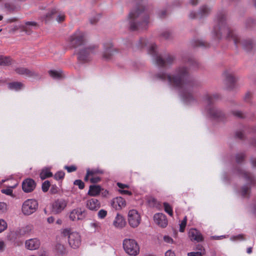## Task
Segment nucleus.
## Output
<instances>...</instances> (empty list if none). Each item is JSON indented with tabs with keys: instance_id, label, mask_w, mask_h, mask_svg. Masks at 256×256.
Here are the masks:
<instances>
[{
	"instance_id": "4be33fe9",
	"label": "nucleus",
	"mask_w": 256,
	"mask_h": 256,
	"mask_svg": "<svg viewBox=\"0 0 256 256\" xmlns=\"http://www.w3.org/2000/svg\"><path fill=\"white\" fill-rule=\"evenodd\" d=\"M86 207L90 210L96 211L100 208V203L98 200L92 198L86 201Z\"/></svg>"
},
{
	"instance_id": "6e6552de",
	"label": "nucleus",
	"mask_w": 256,
	"mask_h": 256,
	"mask_svg": "<svg viewBox=\"0 0 256 256\" xmlns=\"http://www.w3.org/2000/svg\"><path fill=\"white\" fill-rule=\"evenodd\" d=\"M140 220V216L136 210H131L128 212V222L131 227L133 228L138 227Z\"/></svg>"
},
{
	"instance_id": "79ce46f5",
	"label": "nucleus",
	"mask_w": 256,
	"mask_h": 256,
	"mask_svg": "<svg viewBox=\"0 0 256 256\" xmlns=\"http://www.w3.org/2000/svg\"><path fill=\"white\" fill-rule=\"evenodd\" d=\"M148 202L150 206L153 207L156 206L158 204L157 200L153 197L149 198Z\"/></svg>"
},
{
	"instance_id": "e2e57ef3",
	"label": "nucleus",
	"mask_w": 256,
	"mask_h": 256,
	"mask_svg": "<svg viewBox=\"0 0 256 256\" xmlns=\"http://www.w3.org/2000/svg\"><path fill=\"white\" fill-rule=\"evenodd\" d=\"M58 192V188L56 185H52L50 188V192L52 194H56Z\"/></svg>"
},
{
	"instance_id": "5fc2aeb1",
	"label": "nucleus",
	"mask_w": 256,
	"mask_h": 256,
	"mask_svg": "<svg viewBox=\"0 0 256 256\" xmlns=\"http://www.w3.org/2000/svg\"><path fill=\"white\" fill-rule=\"evenodd\" d=\"M100 16V14H97L94 18L90 19V21L92 24H96L99 20Z\"/></svg>"
},
{
	"instance_id": "09e8293b",
	"label": "nucleus",
	"mask_w": 256,
	"mask_h": 256,
	"mask_svg": "<svg viewBox=\"0 0 256 256\" xmlns=\"http://www.w3.org/2000/svg\"><path fill=\"white\" fill-rule=\"evenodd\" d=\"M7 205L4 202H0V214L4 213L6 211Z\"/></svg>"
},
{
	"instance_id": "9b49d317",
	"label": "nucleus",
	"mask_w": 256,
	"mask_h": 256,
	"mask_svg": "<svg viewBox=\"0 0 256 256\" xmlns=\"http://www.w3.org/2000/svg\"><path fill=\"white\" fill-rule=\"evenodd\" d=\"M87 214L86 210L78 208L70 212L69 217L72 220H82L86 218Z\"/></svg>"
},
{
	"instance_id": "2f4dec72",
	"label": "nucleus",
	"mask_w": 256,
	"mask_h": 256,
	"mask_svg": "<svg viewBox=\"0 0 256 256\" xmlns=\"http://www.w3.org/2000/svg\"><path fill=\"white\" fill-rule=\"evenodd\" d=\"M242 46L246 50H250L253 48V43L252 40H244L242 42Z\"/></svg>"
},
{
	"instance_id": "37998d69",
	"label": "nucleus",
	"mask_w": 256,
	"mask_h": 256,
	"mask_svg": "<svg viewBox=\"0 0 256 256\" xmlns=\"http://www.w3.org/2000/svg\"><path fill=\"white\" fill-rule=\"evenodd\" d=\"M88 174H90L91 176H92L94 174H102L104 173L103 170H99V169H95L90 170V169H88Z\"/></svg>"
},
{
	"instance_id": "7ed1b4c3",
	"label": "nucleus",
	"mask_w": 256,
	"mask_h": 256,
	"mask_svg": "<svg viewBox=\"0 0 256 256\" xmlns=\"http://www.w3.org/2000/svg\"><path fill=\"white\" fill-rule=\"evenodd\" d=\"M128 18L132 30L146 28L148 23L149 16L141 6L138 5L134 10H131Z\"/></svg>"
},
{
	"instance_id": "69168bd1",
	"label": "nucleus",
	"mask_w": 256,
	"mask_h": 256,
	"mask_svg": "<svg viewBox=\"0 0 256 256\" xmlns=\"http://www.w3.org/2000/svg\"><path fill=\"white\" fill-rule=\"evenodd\" d=\"M100 180V178L98 176L92 177L90 178V181L92 183H97Z\"/></svg>"
},
{
	"instance_id": "603ef678",
	"label": "nucleus",
	"mask_w": 256,
	"mask_h": 256,
	"mask_svg": "<svg viewBox=\"0 0 256 256\" xmlns=\"http://www.w3.org/2000/svg\"><path fill=\"white\" fill-rule=\"evenodd\" d=\"M255 24L254 21L252 19H248L246 22V26L248 28H252Z\"/></svg>"
},
{
	"instance_id": "13d9d810",
	"label": "nucleus",
	"mask_w": 256,
	"mask_h": 256,
	"mask_svg": "<svg viewBox=\"0 0 256 256\" xmlns=\"http://www.w3.org/2000/svg\"><path fill=\"white\" fill-rule=\"evenodd\" d=\"M161 36L165 39H168L171 38L172 34L169 32H164L162 34Z\"/></svg>"
},
{
	"instance_id": "0e129e2a",
	"label": "nucleus",
	"mask_w": 256,
	"mask_h": 256,
	"mask_svg": "<svg viewBox=\"0 0 256 256\" xmlns=\"http://www.w3.org/2000/svg\"><path fill=\"white\" fill-rule=\"evenodd\" d=\"M252 96V94L250 92H248L246 94V95L244 96V100L246 102H248L250 99L251 98Z\"/></svg>"
},
{
	"instance_id": "ddd939ff",
	"label": "nucleus",
	"mask_w": 256,
	"mask_h": 256,
	"mask_svg": "<svg viewBox=\"0 0 256 256\" xmlns=\"http://www.w3.org/2000/svg\"><path fill=\"white\" fill-rule=\"evenodd\" d=\"M224 76L226 84L230 88H232L234 84L236 82L238 78L234 76L232 72L226 70L224 72Z\"/></svg>"
},
{
	"instance_id": "a878e982",
	"label": "nucleus",
	"mask_w": 256,
	"mask_h": 256,
	"mask_svg": "<svg viewBox=\"0 0 256 256\" xmlns=\"http://www.w3.org/2000/svg\"><path fill=\"white\" fill-rule=\"evenodd\" d=\"M24 85L20 82H16L8 84V88L11 90H18L24 88Z\"/></svg>"
},
{
	"instance_id": "72a5a7b5",
	"label": "nucleus",
	"mask_w": 256,
	"mask_h": 256,
	"mask_svg": "<svg viewBox=\"0 0 256 256\" xmlns=\"http://www.w3.org/2000/svg\"><path fill=\"white\" fill-rule=\"evenodd\" d=\"M210 12V9L206 6H202L198 14L200 15V18H202L204 16L207 15Z\"/></svg>"
},
{
	"instance_id": "680f3d73",
	"label": "nucleus",
	"mask_w": 256,
	"mask_h": 256,
	"mask_svg": "<svg viewBox=\"0 0 256 256\" xmlns=\"http://www.w3.org/2000/svg\"><path fill=\"white\" fill-rule=\"evenodd\" d=\"M188 256H202V252H192L188 254Z\"/></svg>"
},
{
	"instance_id": "aec40b11",
	"label": "nucleus",
	"mask_w": 256,
	"mask_h": 256,
	"mask_svg": "<svg viewBox=\"0 0 256 256\" xmlns=\"http://www.w3.org/2000/svg\"><path fill=\"white\" fill-rule=\"evenodd\" d=\"M126 224L124 217L122 215L117 214L113 222L114 226L117 229H122L125 227Z\"/></svg>"
},
{
	"instance_id": "1a4fd4ad",
	"label": "nucleus",
	"mask_w": 256,
	"mask_h": 256,
	"mask_svg": "<svg viewBox=\"0 0 256 256\" xmlns=\"http://www.w3.org/2000/svg\"><path fill=\"white\" fill-rule=\"evenodd\" d=\"M206 110L210 116L214 119L222 120L225 118L224 114L214 106L206 108Z\"/></svg>"
},
{
	"instance_id": "7c9ffc66",
	"label": "nucleus",
	"mask_w": 256,
	"mask_h": 256,
	"mask_svg": "<svg viewBox=\"0 0 256 256\" xmlns=\"http://www.w3.org/2000/svg\"><path fill=\"white\" fill-rule=\"evenodd\" d=\"M11 64L10 58L0 56V66H8Z\"/></svg>"
},
{
	"instance_id": "4d7b16f0",
	"label": "nucleus",
	"mask_w": 256,
	"mask_h": 256,
	"mask_svg": "<svg viewBox=\"0 0 256 256\" xmlns=\"http://www.w3.org/2000/svg\"><path fill=\"white\" fill-rule=\"evenodd\" d=\"M1 192L8 196L12 195V190L10 188L2 189L1 190Z\"/></svg>"
},
{
	"instance_id": "8fccbe9b",
	"label": "nucleus",
	"mask_w": 256,
	"mask_h": 256,
	"mask_svg": "<svg viewBox=\"0 0 256 256\" xmlns=\"http://www.w3.org/2000/svg\"><path fill=\"white\" fill-rule=\"evenodd\" d=\"M64 169L66 170L68 172H72L76 170L77 168L75 166H67L64 167Z\"/></svg>"
},
{
	"instance_id": "a19ab883",
	"label": "nucleus",
	"mask_w": 256,
	"mask_h": 256,
	"mask_svg": "<svg viewBox=\"0 0 256 256\" xmlns=\"http://www.w3.org/2000/svg\"><path fill=\"white\" fill-rule=\"evenodd\" d=\"M6 222L3 219H0V233L7 228Z\"/></svg>"
},
{
	"instance_id": "3c124183",
	"label": "nucleus",
	"mask_w": 256,
	"mask_h": 256,
	"mask_svg": "<svg viewBox=\"0 0 256 256\" xmlns=\"http://www.w3.org/2000/svg\"><path fill=\"white\" fill-rule=\"evenodd\" d=\"M98 216L100 218H104L106 214H107V212L106 210H100L98 212Z\"/></svg>"
},
{
	"instance_id": "2eb2a0df",
	"label": "nucleus",
	"mask_w": 256,
	"mask_h": 256,
	"mask_svg": "<svg viewBox=\"0 0 256 256\" xmlns=\"http://www.w3.org/2000/svg\"><path fill=\"white\" fill-rule=\"evenodd\" d=\"M154 220L161 228L166 227L168 223L166 216L162 213L156 214L154 216Z\"/></svg>"
},
{
	"instance_id": "f03ea898",
	"label": "nucleus",
	"mask_w": 256,
	"mask_h": 256,
	"mask_svg": "<svg viewBox=\"0 0 256 256\" xmlns=\"http://www.w3.org/2000/svg\"><path fill=\"white\" fill-rule=\"evenodd\" d=\"M71 46L78 48L77 52L78 59L84 62L88 60V56L96 48V46H85L86 40L84 34L80 30L76 31L70 38Z\"/></svg>"
},
{
	"instance_id": "0eeeda50",
	"label": "nucleus",
	"mask_w": 256,
	"mask_h": 256,
	"mask_svg": "<svg viewBox=\"0 0 256 256\" xmlns=\"http://www.w3.org/2000/svg\"><path fill=\"white\" fill-rule=\"evenodd\" d=\"M38 207V203L36 200L32 199H28L26 200L22 206V212L25 215H30L34 213Z\"/></svg>"
},
{
	"instance_id": "f704fd0d",
	"label": "nucleus",
	"mask_w": 256,
	"mask_h": 256,
	"mask_svg": "<svg viewBox=\"0 0 256 256\" xmlns=\"http://www.w3.org/2000/svg\"><path fill=\"white\" fill-rule=\"evenodd\" d=\"M48 74L54 78H60L62 77V74L58 71L54 70H50L48 71Z\"/></svg>"
},
{
	"instance_id": "20e7f679",
	"label": "nucleus",
	"mask_w": 256,
	"mask_h": 256,
	"mask_svg": "<svg viewBox=\"0 0 256 256\" xmlns=\"http://www.w3.org/2000/svg\"><path fill=\"white\" fill-rule=\"evenodd\" d=\"M237 174L244 178L248 185H244L242 188L241 194L243 197H249L250 192V186L256 184V180L254 175L242 169H236L234 170Z\"/></svg>"
},
{
	"instance_id": "c9c22d12",
	"label": "nucleus",
	"mask_w": 256,
	"mask_h": 256,
	"mask_svg": "<svg viewBox=\"0 0 256 256\" xmlns=\"http://www.w3.org/2000/svg\"><path fill=\"white\" fill-rule=\"evenodd\" d=\"M164 210L170 216H172L173 212L171 206L167 202L164 203Z\"/></svg>"
},
{
	"instance_id": "c85d7f7f",
	"label": "nucleus",
	"mask_w": 256,
	"mask_h": 256,
	"mask_svg": "<svg viewBox=\"0 0 256 256\" xmlns=\"http://www.w3.org/2000/svg\"><path fill=\"white\" fill-rule=\"evenodd\" d=\"M55 250L58 255H63L66 253V249L64 246L60 243H58L56 245Z\"/></svg>"
},
{
	"instance_id": "9d476101",
	"label": "nucleus",
	"mask_w": 256,
	"mask_h": 256,
	"mask_svg": "<svg viewBox=\"0 0 256 256\" xmlns=\"http://www.w3.org/2000/svg\"><path fill=\"white\" fill-rule=\"evenodd\" d=\"M156 64L160 66L164 67L174 64L175 57L172 55L168 54L164 58L160 56H156L155 58Z\"/></svg>"
},
{
	"instance_id": "f257e3e1",
	"label": "nucleus",
	"mask_w": 256,
	"mask_h": 256,
	"mask_svg": "<svg viewBox=\"0 0 256 256\" xmlns=\"http://www.w3.org/2000/svg\"><path fill=\"white\" fill-rule=\"evenodd\" d=\"M156 77L162 80L167 81L172 87L182 90V96L186 102L190 104L195 100L192 93L198 84L191 78L189 69L187 67H178L172 75L162 72L158 74Z\"/></svg>"
},
{
	"instance_id": "a18cd8bd",
	"label": "nucleus",
	"mask_w": 256,
	"mask_h": 256,
	"mask_svg": "<svg viewBox=\"0 0 256 256\" xmlns=\"http://www.w3.org/2000/svg\"><path fill=\"white\" fill-rule=\"evenodd\" d=\"M74 184V185L78 186L80 189L82 190L84 187V182L80 180H76Z\"/></svg>"
},
{
	"instance_id": "5701e85b",
	"label": "nucleus",
	"mask_w": 256,
	"mask_h": 256,
	"mask_svg": "<svg viewBox=\"0 0 256 256\" xmlns=\"http://www.w3.org/2000/svg\"><path fill=\"white\" fill-rule=\"evenodd\" d=\"M218 98L219 96L217 94H206L204 96L203 100L205 104H207L206 108H208L209 106H212V104H214L215 100Z\"/></svg>"
},
{
	"instance_id": "f3484780",
	"label": "nucleus",
	"mask_w": 256,
	"mask_h": 256,
	"mask_svg": "<svg viewBox=\"0 0 256 256\" xmlns=\"http://www.w3.org/2000/svg\"><path fill=\"white\" fill-rule=\"evenodd\" d=\"M38 24L35 22H26L24 24L20 26L19 28L27 34H30L32 32L34 28H36Z\"/></svg>"
},
{
	"instance_id": "6ab92c4d",
	"label": "nucleus",
	"mask_w": 256,
	"mask_h": 256,
	"mask_svg": "<svg viewBox=\"0 0 256 256\" xmlns=\"http://www.w3.org/2000/svg\"><path fill=\"white\" fill-rule=\"evenodd\" d=\"M40 242L38 238H30L26 241L25 246L30 250H35L39 248Z\"/></svg>"
},
{
	"instance_id": "393cba45",
	"label": "nucleus",
	"mask_w": 256,
	"mask_h": 256,
	"mask_svg": "<svg viewBox=\"0 0 256 256\" xmlns=\"http://www.w3.org/2000/svg\"><path fill=\"white\" fill-rule=\"evenodd\" d=\"M56 12L57 10L56 8H52L48 12L42 16V19L46 22L52 18L53 16L56 14Z\"/></svg>"
},
{
	"instance_id": "6e6d98bb",
	"label": "nucleus",
	"mask_w": 256,
	"mask_h": 256,
	"mask_svg": "<svg viewBox=\"0 0 256 256\" xmlns=\"http://www.w3.org/2000/svg\"><path fill=\"white\" fill-rule=\"evenodd\" d=\"M146 40L144 38H141L139 40L138 46L140 48H143L146 45Z\"/></svg>"
},
{
	"instance_id": "39448f33",
	"label": "nucleus",
	"mask_w": 256,
	"mask_h": 256,
	"mask_svg": "<svg viewBox=\"0 0 256 256\" xmlns=\"http://www.w3.org/2000/svg\"><path fill=\"white\" fill-rule=\"evenodd\" d=\"M123 248L126 253L130 256H136L140 252L139 246L134 239H124L123 241Z\"/></svg>"
},
{
	"instance_id": "b1692460",
	"label": "nucleus",
	"mask_w": 256,
	"mask_h": 256,
	"mask_svg": "<svg viewBox=\"0 0 256 256\" xmlns=\"http://www.w3.org/2000/svg\"><path fill=\"white\" fill-rule=\"evenodd\" d=\"M103 190L99 185H92L90 186L88 194L92 196H96L100 194L101 190Z\"/></svg>"
},
{
	"instance_id": "c03bdc74",
	"label": "nucleus",
	"mask_w": 256,
	"mask_h": 256,
	"mask_svg": "<svg viewBox=\"0 0 256 256\" xmlns=\"http://www.w3.org/2000/svg\"><path fill=\"white\" fill-rule=\"evenodd\" d=\"M195 250H197L198 252H202V256L205 255L206 254L205 249L202 244H196L195 247Z\"/></svg>"
},
{
	"instance_id": "4468645a",
	"label": "nucleus",
	"mask_w": 256,
	"mask_h": 256,
	"mask_svg": "<svg viewBox=\"0 0 256 256\" xmlns=\"http://www.w3.org/2000/svg\"><path fill=\"white\" fill-rule=\"evenodd\" d=\"M67 205L66 202L62 199L56 200L52 205V210L55 214H59L62 211Z\"/></svg>"
},
{
	"instance_id": "4c0bfd02",
	"label": "nucleus",
	"mask_w": 256,
	"mask_h": 256,
	"mask_svg": "<svg viewBox=\"0 0 256 256\" xmlns=\"http://www.w3.org/2000/svg\"><path fill=\"white\" fill-rule=\"evenodd\" d=\"M50 186V182L48 180L44 181L42 186V188L44 192H46L48 191Z\"/></svg>"
},
{
	"instance_id": "ea45409f",
	"label": "nucleus",
	"mask_w": 256,
	"mask_h": 256,
	"mask_svg": "<svg viewBox=\"0 0 256 256\" xmlns=\"http://www.w3.org/2000/svg\"><path fill=\"white\" fill-rule=\"evenodd\" d=\"M65 173L63 171H58L55 174L54 178L56 180H60L63 179Z\"/></svg>"
},
{
	"instance_id": "58836bf2",
	"label": "nucleus",
	"mask_w": 256,
	"mask_h": 256,
	"mask_svg": "<svg viewBox=\"0 0 256 256\" xmlns=\"http://www.w3.org/2000/svg\"><path fill=\"white\" fill-rule=\"evenodd\" d=\"M245 156L243 153L237 154L236 156V160L238 164L242 162L244 160Z\"/></svg>"
},
{
	"instance_id": "de8ad7c7",
	"label": "nucleus",
	"mask_w": 256,
	"mask_h": 256,
	"mask_svg": "<svg viewBox=\"0 0 256 256\" xmlns=\"http://www.w3.org/2000/svg\"><path fill=\"white\" fill-rule=\"evenodd\" d=\"M158 16L159 18H162L166 16V9L160 10L158 12Z\"/></svg>"
},
{
	"instance_id": "338daca9",
	"label": "nucleus",
	"mask_w": 256,
	"mask_h": 256,
	"mask_svg": "<svg viewBox=\"0 0 256 256\" xmlns=\"http://www.w3.org/2000/svg\"><path fill=\"white\" fill-rule=\"evenodd\" d=\"M116 184L122 190H124L125 188H128L129 187L128 184H123L120 182H118Z\"/></svg>"
},
{
	"instance_id": "f8f14e48",
	"label": "nucleus",
	"mask_w": 256,
	"mask_h": 256,
	"mask_svg": "<svg viewBox=\"0 0 256 256\" xmlns=\"http://www.w3.org/2000/svg\"><path fill=\"white\" fill-rule=\"evenodd\" d=\"M68 243L70 246L74 248L79 247L81 244L80 234L77 232H72L69 235Z\"/></svg>"
},
{
	"instance_id": "e433bc0d",
	"label": "nucleus",
	"mask_w": 256,
	"mask_h": 256,
	"mask_svg": "<svg viewBox=\"0 0 256 256\" xmlns=\"http://www.w3.org/2000/svg\"><path fill=\"white\" fill-rule=\"evenodd\" d=\"M28 68H26L20 67L18 68L15 70L16 72L19 74L26 76Z\"/></svg>"
},
{
	"instance_id": "423d86ee",
	"label": "nucleus",
	"mask_w": 256,
	"mask_h": 256,
	"mask_svg": "<svg viewBox=\"0 0 256 256\" xmlns=\"http://www.w3.org/2000/svg\"><path fill=\"white\" fill-rule=\"evenodd\" d=\"M219 24L220 25V27L219 32L220 34H226L227 37L231 38L234 44L238 46L240 43V38L234 32L230 29L227 26L224 24V22L222 20H220Z\"/></svg>"
},
{
	"instance_id": "bb28decb",
	"label": "nucleus",
	"mask_w": 256,
	"mask_h": 256,
	"mask_svg": "<svg viewBox=\"0 0 256 256\" xmlns=\"http://www.w3.org/2000/svg\"><path fill=\"white\" fill-rule=\"evenodd\" d=\"M5 8L10 13H14L17 12L20 10V6H16L9 3H6L4 5Z\"/></svg>"
},
{
	"instance_id": "774afa93",
	"label": "nucleus",
	"mask_w": 256,
	"mask_h": 256,
	"mask_svg": "<svg viewBox=\"0 0 256 256\" xmlns=\"http://www.w3.org/2000/svg\"><path fill=\"white\" fill-rule=\"evenodd\" d=\"M236 136L238 138L242 139L244 137V135L242 132L238 131L236 132Z\"/></svg>"
},
{
	"instance_id": "cd10ccee",
	"label": "nucleus",
	"mask_w": 256,
	"mask_h": 256,
	"mask_svg": "<svg viewBox=\"0 0 256 256\" xmlns=\"http://www.w3.org/2000/svg\"><path fill=\"white\" fill-rule=\"evenodd\" d=\"M52 172H50V170L48 168L42 169L40 174V176L42 180L52 177Z\"/></svg>"
},
{
	"instance_id": "052dcab7",
	"label": "nucleus",
	"mask_w": 256,
	"mask_h": 256,
	"mask_svg": "<svg viewBox=\"0 0 256 256\" xmlns=\"http://www.w3.org/2000/svg\"><path fill=\"white\" fill-rule=\"evenodd\" d=\"M72 232H70V230L68 228H66L62 230V234L64 236H68V238H69V235L71 234Z\"/></svg>"
},
{
	"instance_id": "dca6fc26",
	"label": "nucleus",
	"mask_w": 256,
	"mask_h": 256,
	"mask_svg": "<svg viewBox=\"0 0 256 256\" xmlns=\"http://www.w3.org/2000/svg\"><path fill=\"white\" fill-rule=\"evenodd\" d=\"M36 184L34 180L31 178L25 180L22 184V190L26 192H32L36 188Z\"/></svg>"
},
{
	"instance_id": "49530a36",
	"label": "nucleus",
	"mask_w": 256,
	"mask_h": 256,
	"mask_svg": "<svg viewBox=\"0 0 256 256\" xmlns=\"http://www.w3.org/2000/svg\"><path fill=\"white\" fill-rule=\"evenodd\" d=\"M156 46L154 44H152L148 50V54L152 55H155L156 54Z\"/></svg>"
},
{
	"instance_id": "473e14b6",
	"label": "nucleus",
	"mask_w": 256,
	"mask_h": 256,
	"mask_svg": "<svg viewBox=\"0 0 256 256\" xmlns=\"http://www.w3.org/2000/svg\"><path fill=\"white\" fill-rule=\"evenodd\" d=\"M114 52V49L112 48L111 47L106 48L104 54V57L107 60L110 59L111 56L113 55Z\"/></svg>"
},
{
	"instance_id": "bf43d9fd",
	"label": "nucleus",
	"mask_w": 256,
	"mask_h": 256,
	"mask_svg": "<svg viewBox=\"0 0 256 256\" xmlns=\"http://www.w3.org/2000/svg\"><path fill=\"white\" fill-rule=\"evenodd\" d=\"M232 114L234 116L238 118H244L243 114L240 111H234L232 112Z\"/></svg>"
},
{
	"instance_id": "a211bd4d",
	"label": "nucleus",
	"mask_w": 256,
	"mask_h": 256,
	"mask_svg": "<svg viewBox=\"0 0 256 256\" xmlns=\"http://www.w3.org/2000/svg\"><path fill=\"white\" fill-rule=\"evenodd\" d=\"M111 206L115 210H120L126 206V202L122 197H116L112 200Z\"/></svg>"
},
{
	"instance_id": "412c9836",
	"label": "nucleus",
	"mask_w": 256,
	"mask_h": 256,
	"mask_svg": "<svg viewBox=\"0 0 256 256\" xmlns=\"http://www.w3.org/2000/svg\"><path fill=\"white\" fill-rule=\"evenodd\" d=\"M188 236L192 241L200 242L204 240L202 234L195 228H192L190 230Z\"/></svg>"
},
{
	"instance_id": "c756f323",
	"label": "nucleus",
	"mask_w": 256,
	"mask_h": 256,
	"mask_svg": "<svg viewBox=\"0 0 256 256\" xmlns=\"http://www.w3.org/2000/svg\"><path fill=\"white\" fill-rule=\"evenodd\" d=\"M26 76L34 78H40V74L35 70L28 68Z\"/></svg>"
},
{
	"instance_id": "864d4df0",
	"label": "nucleus",
	"mask_w": 256,
	"mask_h": 256,
	"mask_svg": "<svg viewBox=\"0 0 256 256\" xmlns=\"http://www.w3.org/2000/svg\"><path fill=\"white\" fill-rule=\"evenodd\" d=\"M196 44V46L208 47L209 46V44L203 40H198Z\"/></svg>"
}]
</instances>
